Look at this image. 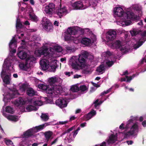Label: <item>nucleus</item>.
<instances>
[{
    "label": "nucleus",
    "instance_id": "37",
    "mask_svg": "<svg viewBox=\"0 0 146 146\" xmlns=\"http://www.w3.org/2000/svg\"><path fill=\"white\" fill-rule=\"evenodd\" d=\"M99 0H89V4L90 6H92V7H95L97 5V3Z\"/></svg>",
    "mask_w": 146,
    "mask_h": 146
},
{
    "label": "nucleus",
    "instance_id": "14",
    "mask_svg": "<svg viewBox=\"0 0 146 146\" xmlns=\"http://www.w3.org/2000/svg\"><path fill=\"white\" fill-rule=\"evenodd\" d=\"M11 92L9 93L10 98L11 99L13 98L17 97L19 95L17 90L16 88H13V89L9 88Z\"/></svg>",
    "mask_w": 146,
    "mask_h": 146
},
{
    "label": "nucleus",
    "instance_id": "22",
    "mask_svg": "<svg viewBox=\"0 0 146 146\" xmlns=\"http://www.w3.org/2000/svg\"><path fill=\"white\" fill-rule=\"evenodd\" d=\"M83 5L82 3L80 1L75 2L72 5V7L76 9L82 8Z\"/></svg>",
    "mask_w": 146,
    "mask_h": 146
},
{
    "label": "nucleus",
    "instance_id": "8",
    "mask_svg": "<svg viewBox=\"0 0 146 146\" xmlns=\"http://www.w3.org/2000/svg\"><path fill=\"white\" fill-rule=\"evenodd\" d=\"M138 127L137 125L136 124H134L132 126L130 131L125 133V135L126 137L133 135L137 131Z\"/></svg>",
    "mask_w": 146,
    "mask_h": 146
},
{
    "label": "nucleus",
    "instance_id": "6",
    "mask_svg": "<svg viewBox=\"0 0 146 146\" xmlns=\"http://www.w3.org/2000/svg\"><path fill=\"white\" fill-rule=\"evenodd\" d=\"M54 4L52 3H50L45 7L44 11L46 13L52 15L54 12Z\"/></svg>",
    "mask_w": 146,
    "mask_h": 146
},
{
    "label": "nucleus",
    "instance_id": "7",
    "mask_svg": "<svg viewBox=\"0 0 146 146\" xmlns=\"http://www.w3.org/2000/svg\"><path fill=\"white\" fill-rule=\"evenodd\" d=\"M38 53L40 55H44L45 56H47L46 58H48L50 56V53L49 52L48 48L45 47L38 50Z\"/></svg>",
    "mask_w": 146,
    "mask_h": 146
},
{
    "label": "nucleus",
    "instance_id": "28",
    "mask_svg": "<svg viewBox=\"0 0 146 146\" xmlns=\"http://www.w3.org/2000/svg\"><path fill=\"white\" fill-rule=\"evenodd\" d=\"M65 48L66 50L68 52H73L76 50L75 48L71 46L66 45L65 46Z\"/></svg>",
    "mask_w": 146,
    "mask_h": 146
},
{
    "label": "nucleus",
    "instance_id": "38",
    "mask_svg": "<svg viewBox=\"0 0 146 146\" xmlns=\"http://www.w3.org/2000/svg\"><path fill=\"white\" fill-rule=\"evenodd\" d=\"M30 18H31V21L35 22H37L38 21L37 17L34 15L29 14Z\"/></svg>",
    "mask_w": 146,
    "mask_h": 146
},
{
    "label": "nucleus",
    "instance_id": "4",
    "mask_svg": "<svg viewBox=\"0 0 146 146\" xmlns=\"http://www.w3.org/2000/svg\"><path fill=\"white\" fill-rule=\"evenodd\" d=\"M124 18L127 20H137L139 18V16L135 15L134 13L131 11H128L124 14Z\"/></svg>",
    "mask_w": 146,
    "mask_h": 146
},
{
    "label": "nucleus",
    "instance_id": "20",
    "mask_svg": "<svg viewBox=\"0 0 146 146\" xmlns=\"http://www.w3.org/2000/svg\"><path fill=\"white\" fill-rule=\"evenodd\" d=\"M26 92L27 94L29 96H33L37 95V92L34 91L31 88H27Z\"/></svg>",
    "mask_w": 146,
    "mask_h": 146
},
{
    "label": "nucleus",
    "instance_id": "10",
    "mask_svg": "<svg viewBox=\"0 0 146 146\" xmlns=\"http://www.w3.org/2000/svg\"><path fill=\"white\" fill-rule=\"evenodd\" d=\"M107 38L109 40H113L116 38V33L115 31L111 30L109 31L107 33Z\"/></svg>",
    "mask_w": 146,
    "mask_h": 146
},
{
    "label": "nucleus",
    "instance_id": "2",
    "mask_svg": "<svg viewBox=\"0 0 146 146\" xmlns=\"http://www.w3.org/2000/svg\"><path fill=\"white\" fill-rule=\"evenodd\" d=\"M36 58L33 56H29L26 59L25 62H21L19 64L20 69L22 70L27 71L31 67L33 63H35Z\"/></svg>",
    "mask_w": 146,
    "mask_h": 146
},
{
    "label": "nucleus",
    "instance_id": "26",
    "mask_svg": "<svg viewBox=\"0 0 146 146\" xmlns=\"http://www.w3.org/2000/svg\"><path fill=\"white\" fill-rule=\"evenodd\" d=\"M52 134V132L50 131L46 132L44 133V136L46 138V140L47 141H48L49 139L51 137Z\"/></svg>",
    "mask_w": 146,
    "mask_h": 146
},
{
    "label": "nucleus",
    "instance_id": "50",
    "mask_svg": "<svg viewBox=\"0 0 146 146\" xmlns=\"http://www.w3.org/2000/svg\"><path fill=\"white\" fill-rule=\"evenodd\" d=\"M120 50L123 53H125L127 52V49L125 47H121Z\"/></svg>",
    "mask_w": 146,
    "mask_h": 146
},
{
    "label": "nucleus",
    "instance_id": "51",
    "mask_svg": "<svg viewBox=\"0 0 146 146\" xmlns=\"http://www.w3.org/2000/svg\"><path fill=\"white\" fill-rule=\"evenodd\" d=\"M99 101L98 99H97L94 102V106L95 107H97L100 104V103L98 102Z\"/></svg>",
    "mask_w": 146,
    "mask_h": 146
},
{
    "label": "nucleus",
    "instance_id": "49",
    "mask_svg": "<svg viewBox=\"0 0 146 146\" xmlns=\"http://www.w3.org/2000/svg\"><path fill=\"white\" fill-rule=\"evenodd\" d=\"M5 142L6 145H12L13 144L12 141L10 140H7L5 141Z\"/></svg>",
    "mask_w": 146,
    "mask_h": 146
},
{
    "label": "nucleus",
    "instance_id": "33",
    "mask_svg": "<svg viewBox=\"0 0 146 146\" xmlns=\"http://www.w3.org/2000/svg\"><path fill=\"white\" fill-rule=\"evenodd\" d=\"M26 110L28 111H30L33 110L36 111L37 110L36 108L33 106L28 105L26 107Z\"/></svg>",
    "mask_w": 146,
    "mask_h": 146
},
{
    "label": "nucleus",
    "instance_id": "11",
    "mask_svg": "<svg viewBox=\"0 0 146 146\" xmlns=\"http://www.w3.org/2000/svg\"><path fill=\"white\" fill-rule=\"evenodd\" d=\"M114 14L118 17L124 16L125 13L123 9L120 7H115L114 9Z\"/></svg>",
    "mask_w": 146,
    "mask_h": 146
},
{
    "label": "nucleus",
    "instance_id": "13",
    "mask_svg": "<svg viewBox=\"0 0 146 146\" xmlns=\"http://www.w3.org/2000/svg\"><path fill=\"white\" fill-rule=\"evenodd\" d=\"M67 10L65 7L61 8L56 9L55 12V14L58 15L60 18H61L64 14L66 13Z\"/></svg>",
    "mask_w": 146,
    "mask_h": 146
},
{
    "label": "nucleus",
    "instance_id": "44",
    "mask_svg": "<svg viewBox=\"0 0 146 146\" xmlns=\"http://www.w3.org/2000/svg\"><path fill=\"white\" fill-rule=\"evenodd\" d=\"M42 119L44 121H47L49 119L48 116L45 114H42L41 116Z\"/></svg>",
    "mask_w": 146,
    "mask_h": 146
},
{
    "label": "nucleus",
    "instance_id": "41",
    "mask_svg": "<svg viewBox=\"0 0 146 146\" xmlns=\"http://www.w3.org/2000/svg\"><path fill=\"white\" fill-rule=\"evenodd\" d=\"M71 90L74 92H77L79 90V88L77 86H73L70 88Z\"/></svg>",
    "mask_w": 146,
    "mask_h": 146
},
{
    "label": "nucleus",
    "instance_id": "15",
    "mask_svg": "<svg viewBox=\"0 0 146 146\" xmlns=\"http://www.w3.org/2000/svg\"><path fill=\"white\" fill-rule=\"evenodd\" d=\"M117 139V135L111 134L109 137V139L107 141V143L109 144L110 143H115Z\"/></svg>",
    "mask_w": 146,
    "mask_h": 146
},
{
    "label": "nucleus",
    "instance_id": "52",
    "mask_svg": "<svg viewBox=\"0 0 146 146\" xmlns=\"http://www.w3.org/2000/svg\"><path fill=\"white\" fill-rule=\"evenodd\" d=\"M68 123L67 121H60L59 122H58L57 124L58 125H63L66 124Z\"/></svg>",
    "mask_w": 146,
    "mask_h": 146
},
{
    "label": "nucleus",
    "instance_id": "56",
    "mask_svg": "<svg viewBox=\"0 0 146 146\" xmlns=\"http://www.w3.org/2000/svg\"><path fill=\"white\" fill-rule=\"evenodd\" d=\"M74 127H75L74 126L72 127H71L68 129L67 130H66V131L67 133H69L70 131H71L72 130H73L74 129Z\"/></svg>",
    "mask_w": 146,
    "mask_h": 146
},
{
    "label": "nucleus",
    "instance_id": "63",
    "mask_svg": "<svg viewBox=\"0 0 146 146\" xmlns=\"http://www.w3.org/2000/svg\"><path fill=\"white\" fill-rule=\"evenodd\" d=\"M81 111L80 109H77L75 111V114H77L78 113H80Z\"/></svg>",
    "mask_w": 146,
    "mask_h": 146
},
{
    "label": "nucleus",
    "instance_id": "30",
    "mask_svg": "<svg viewBox=\"0 0 146 146\" xmlns=\"http://www.w3.org/2000/svg\"><path fill=\"white\" fill-rule=\"evenodd\" d=\"M55 86H49L46 90V93L49 94H52L54 92Z\"/></svg>",
    "mask_w": 146,
    "mask_h": 146
},
{
    "label": "nucleus",
    "instance_id": "54",
    "mask_svg": "<svg viewBox=\"0 0 146 146\" xmlns=\"http://www.w3.org/2000/svg\"><path fill=\"white\" fill-rule=\"evenodd\" d=\"M125 77L127 79V82H129L132 79V76H126Z\"/></svg>",
    "mask_w": 146,
    "mask_h": 146
},
{
    "label": "nucleus",
    "instance_id": "16",
    "mask_svg": "<svg viewBox=\"0 0 146 146\" xmlns=\"http://www.w3.org/2000/svg\"><path fill=\"white\" fill-rule=\"evenodd\" d=\"M17 55L21 59H24L27 56V53L24 50L19 51L18 50Z\"/></svg>",
    "mask_w": 146,
    "mask_h": 146
},
{
    "label": "nucleus",
    "instance_id": "58",
    "mask_svg": "<svg viewBox=\"0 0 146 146\" xmlns=\"http://www.w3.org/2000/svg\"><path fill=\"white\" fill-rule=\"evenodd\" d=\"M124 124L123 123H122L119 126V128L120 129L122 130L124 129H125V127L123 126Z\"/></svg>",
    "mask_w": 146,
    "mask_h": 146
},
{
    "label": "nucleus",
    "instance_id": "12",
    "mask_svg": "<svg viewBox=\"0 0 146 146\" xmlns=\"http://www.w3.org/2000/svg\"><path fill=\"white\" fill-rule=\"evenodd\" d=\"M96 114V112L94 110H92L90 112L84 115L83 117V119L85 121H88Z\"/></svg>",
    "mask_w": 146,
    "mask_h": 146
},
{
    "label": "nucleus",
    "instance_id": "60",
    "mask_svg": "<svg viewBox=\"0 0 146 146\" xmlns=\"http://www.w3.org/2000/svg\"><path fill=\"white\" fill-rule=\"evenodd\" d=\"M142 124L144 127L146 126V120H144L142 122Z\"/></svg>",
    "mask_w": 146,
    "mask_h": 146
},
{
    "label": "nucleus",
    "instance_id": "35",
    "mask_svg": "<svg viewBox=\"0 0 146 146\" xmlns=\"http://www.w3.org/2000/svg\"><path fill=\"white\" fill-rule=\"evenodd\" d=\"M49 85H45L42 84H39L38 85V87L39 88L43 90L46 91L48 89Z\"/></svg>",
    "mask_w": 146,
    "mask_h": 146
},
{
    "label": "nucleus",
    "instance_id": "62",
    "mask_svg": "<svg viewBox=\"0 0 146 146\" xmlns=\"http://www.w3.org/2000/svg\"><path fill=\"white\" fill-rule=\"evenodd\" d=\"M106 55L107 56H110L111 55V53L110 51H107L106 52Z\"/></svg>",
    "mask_w": 146,
    "mask_h": 146
},
{
    "label": "nucleus",
    "instance_id": "39",
    "mask_svg": "<svg viewBox=\"0 0 146 146\" xmlns=\"http://www.w3.org/2000/svg\"><path fill=\"white\" fill-rule=\"evenodd\" d=\"M71 35L67 32L66 33L64 36V38L65 40L66 41H68L71 40L72 39V37L71 36Z\"/></svg>",
    "mask_w": 146,
    "mask_h": 146
},
{
    "label": "nucleus",
    "instance_id": "3",
    "mask_svg": "<svg viewBox=\"0 0 146 146\" xmlns=\"http://www.w3.org/2000/svg\"><path fill=\"white\" fill-rule=\"evenodd\" d=\"M1 76L4 83V86H6L7 85L10 84L11 80L10 73H7L6 71L3 69L1 73Z\"/></svg>",
    "mask_w": 146,
    "mask_h": 146
},
{
    "label": "nucleus",
    "instance_id": "59",
    "mask_svg": "<svg viewBox=\"0 0 146 146\" xmlns=\"http://www.w3.org/2000/svg\"><path fill=\"white\" fill-rule=\"evenodd\" d=\"M92 84L94 86H95L96 88H98L100 86L99 85L97 84L96 83H95L93 82Z\"/></svg>",
    "mask_w": 146,
    "mask_h": 146
},
{
    "label": "nucleus",
    "instance_id": "21",
    "mask_svg": "<svg viewBox=\"0 0 146 146\" xmlns=\"http://www.w3.org/2000/svg\"><path fill=\"white\" fill-rule=\"evenodd\" d=\"M78 32V30L76 29L75 28L71 27H68L66 30V32L71 35H75L77 34Z\"/></svg>",
    "mask_w": 146,
    "mask_h": 146
},
{
    "label": "nucleus",
    "instance_id": "48",
    "mask_svg": "<svg viewBox=\"0 0 146 146\" xmlns=\"http://www.w3.org/2000/svg\"><path fill=\"white\" fill-rule=\"evenodd\" d=\"M20 89L23 92L25 91L27 89V86L25 84H23L20 87Z\"/></svg>",
    "mask_w": 146,
    "mask_h": 146
},
{
    "label": "nucleus",
    "instance_id": "27",
    "mask_svg": "<svg viewBox=\"0 0 146 146\" xmlns=\"http://www.w3.org/2000/svg\"><path fill=\"white\" fill-rule=\"evenodd\" d=\"M122 45L121 42L119 40H116L112 44L113 46L115 47V48H119Z\"/></svg>",
    "mask_w": 146,
    "mask_h": 146
},
{
    "label": "nucleus",
    "instance_id": "53",
    "mask_svg": "<svg viewBox=\"0 0 146 146\" xmlns=\"http://www.w3.org/2000/svg\"><path fill=\"white\" fill-rule=\"evenodd\" d=\"M46 25H45V28L46 29H48V27L49 26H50V24H49V21H48V20L46 19Z\"/></svg>",
    "mask_w": 146,
    "mask_h": 146
},
{
    "label": "nucleus",
    "instance_id": "19",
    "mask_svg": "<svg viewBox=\"0 0 146 146\" xmlns=\"http://www.w3.org/2000/svg\"><path fill=\"white\" fill-rule=\"evenodd\" d=\"M26 102L23 98H19L14 101L15 104L17 106H20L25 104Z\"/></svg>",
    "mask_w": 146,
    "mask_h": 146
},
{
    "label": "nucleus",
    "instance_id": "9",
    "mask_svg": "<svg viewBox=\"0 0 146 146\" xmlns=\"http://www.w3.org/2000/svg\"><path fill=\"white\" fill-rule=\"evenodd\" d=\"M56 105L61 108L66 107L67 106L66 101L63 98H59L55 102Z\"/></svg>",
    "mask_w": 146,
    "mask_h": 146
},
{
    "label": "nucleus",
    "instance_id": "25",
    "mask_svg": "<svg viewBox=\"0 0 146 146\" xmlns=\"http://www.w3.org/2000/svg\"><path fill=\"white\" fill-rule=\"evenodd\" d=\"M5 117L9 120L12 121H17L18 119L17 116H13L12 115H5Z\"/></svg>",
    "mask_w": 146,
    "mask_h": 146
},
{
    "label": "nucleus",
    "instance_id": "61",
    "mask_svg": "<svg viewBox=\"0 0 146 146\" xmlns=\"http://www.w3.org/2000/svg\"><path fill=\"white\" fill-rule=\"evenodd\" d=\"M81 76L80 75H78V74H75L74 75V78H78L79 77H81Z\"/></svg>",
    "mask_w": 146,
    "mask_h": 146
},
{
    "label": "nucleus",
    "instance_id": "42",
    "mask_svg": "<svg viewBox=\"0 0 146 146\" xmlns=\"http://www.w3.org/2000/svg\"><path fill=\"white\" fill-rule=\"evenodd\" d=\"M114 62L112 60H107L106 62V64L108 67L110 68L114 64Z\"/></svg>",
    "mask_w": 146,
    "mask_h": 146
},
{
    "label": "nucleus",
    "instance_id": "36",
    "mask_svg": "<svg viewBox=\"0 0 146 146\" xmlns=\"http://www.w3.org/2000/svg\"><path fill=\"white\" fill-rule=\"evenodd\" d=\"M48 123L44 124L42 125H40L38 126H36L35 127V129L37 131L40 130L41 129H42L45 127L47 125H48Z\"/></svg>",
    "mask_w": 146,
    "mask_h": 146
},
{
    "label": "nucleus",
    "instance_id": "32",
    "mask_svg": "<svg viewBox=\"0 0 146 146\" xmlns=\"http://www.w3.org/2000/svg\"><path fill=\"white\" fill-rule=\"evenodd\" d=\"M24 135L26 137H29L33 135L32 130L29 129L23 133Z\"/></svg>",
    "mask_w": 146,
    "mask_h": 146
},
{
    "label": "nucleus",
    "instance_id": "5",
    "mask_svg": "<svg viewBox=\"0 0 146 146\" xmlns=\"http://www.w3.org/2000/svg\"><path fill=\"white\" fill-rule=\"evenodd\" d=\"M40 69L43 70H46L48 69L49 66V62L46 59L41 60L40 63Z\"/></svg>",
    "mask_w": 146,
    "mask_h": 146
},
{
    "label": "nucleus",
    "instance_id": "45",
    "mask_svg": "<svg viewBox=\"0 0 146 146\" xmlns=\"http://www.w3.org/2000/svg\"><path fill=\"white\" fill-rule=\"evenodd\" d=\"M80 88L81 91L82 92L88 89L87 87L84 85H81Z\"/></svg>",
    "mask_w": 146,
    "mask_h": 146
},
{
    "label": "nucleus",
    "instance_id": "23",
    "mask_svg": "<svg viewBox=\"0 0 146 146\" xmlns=\"http://www.w3.org/2000/svg\"><path fill=\"white\" fill-rule=\"evenodd\" d=\"M146 40V38L145 37H141L139 40L138 41L135 45V48H137L140 46Z\"/></svg>",
    "mask_w": 146,
    "mask_h": 146
},
{
    "label": "nucleus",
    "instance_id": "64",
    "mask_svg": "<svg viewBox=\"0 0 146 146\" xmlns=\"http://www.w3.org/2000/svg\"><path fill=\"white\" fill-rule=\"evenodd\" d=\"M86 124V122H84V123H82L80 125L81 127H84L85 126Z\"/></svg>",
    "mask_w": 146,
    "mask_h": 146
},
{
    "label": "nucleus",
    "instance_id": "46",
    "mask_svg": "<svg viewBox=\"0 0 146 146\" xmlns=\"http://www.w3.org/2000/svg\"><path fill=\"white\" fill-rule=\"evenodd\" d=\"M22 24L21 23L20 21H18V19L17 20L16 25V27L17 28H21L22 27Z\"/></svg>",
    "mask_w": 146,
    "mask_h": 146
},
{
    "label": "nucleus",
    "instance_id": "43",
    "mask_svg": "<svg viewBox=\"0 0 146 146\" xmlns=\"http://www.w3.org/2000/svg\"><path fill=\"white\" fill-rule=\"evenodd\" d=\"M31 145L29 144V141H23L20 144V146H29Z\"/></svg>",
    "mask_w": 146,
    "mask_h": 146
},
{
    "label": "nucleus",
    "instance_id": "47",
    "mask_svg": "<svg viewBox=\"0 0 146 146\" xmlns=\"http://www.w3.org/2000/svg\"><path fill=\"white\" fill-rule=\"evenodd\" d=\"M54 49L56 51L58 52H61L62 50V47L59 46H55L54 47Z\"/></svg>",
    "mask_w": 146,
    "mask_h": 146
},
{
    "label": "nucleus",
    "instance_id": "17",
    "mask_svg": "<svg viewBox=\"0 0 146 146\" xmlns=\"http://www.w3.org/2000/svg\"><path fill=\"white\" fill-rule=\"evenodd\" d=\"M17 41L15 39V36H13L9 44V48L12 49V48L16 47L17 46Z\"/></svg>",
    "mask_w": 146,
    "mask_h": 146
},
{
    "label": "nucleus",
    "instance_id": "34",
    "mask_svg": "<svg viewBox=\"0 0 146 146\" xmlns=\"http://www.w3.org/2000/svg\"><path fill=\"white\" fill-rule=\"evenodd\" d=\"M51 71L54 72L56 71V69L58 67V65L56 63L51 64L50 65Z\"/></svg>",
    "mask_w": 146,
    "mask_h": 146
},
{
    "label": "nucleus",
    "instance_id": "29",
    "mask_svg": "<svg viewBox=\"0 0 146 146\" xmlns=\"http://www.w3.org/2000/svg\"><path fill=\"white\" fill-rule=\"evenodd\" d=\"M98 72L102 74L105 70L104 66L103 65H101L97 67L96 70Z\"/></svg>",
    "mask_w": 146,
    "mask_h": 146
},
{
    "label": "nucleus",
    "instance_id": "31",
    "mask_svg": "<svg viewBox=\"0 0 146 146\" xmlns=\"http://www.w3.org/2000/svg\"><path fill=\"white\" fill-rule=\"evenodd\" d=\"M141 32L140 30L133 29L132 31H130V32L132 36H136L139 34Z\"/></svg>",
    "mask_w": 146,
    "mask_h": 146
},
{
    "label": "nucleus",
    "instance_id": "57",
    "mask_svg": "<svg viewBox=\"0 0 146 146\" xmlns=\"http://www.w3.org/2000/svg\"><path fill=\"white\" fill-rule=\"evenodd\" d=\"M90 72V71L87 70L86 69L82 71L83 73L86 74H87L89 73Z\"/></svg>",
    "mask_w": 146,
    "mask_h": 146
},
{
    "label": "nucleus",
    "instance_id": "18",
    "mask_svg": "<svg viewBox=\"0 0 146 146\" xmlns=\"http://www.w3.org/2000/svg\"><path fill=\"white\" fill-rule=\"evenodd\" d=\"M58 78L56 77H52L48 78V80L49 84V86H55L54 84L58 82Z\"/></svg>",
    "mask_w": 146,
    "mask_h": 146
},
{
    "label": "nucleus",
    "instance_id": "40",
    "mask_svg": "<svg viewBox=\"0 0 146 146\" xmlns=\"http://www.w3.org/2000/svg\"><path fill=\"white\" fill-rule=\"evenodd\" d=\"M6 111L7 112L13 113H14L13 109L10 106H7L6 108Z\"/></svg>",
    "mask_w": 146,
    "mask_h": 146
},
{
    "label": "nucleus",
    "instance_id": "1",
    "mask_svg": "<svg viewBox=\"0 0 146 146\" xmlns=\"http://www.w3.org/2000/svg\"><path fill=\"white\" fill-rule=\"evenodd\" d=\"M88 55V53L87 51H84L82 52L78 57H73L70 60V61L72 62V66L75 69L77 68L78 66L84 67L86 66L85 63Z\"/></svg>",
    "mask_w": 146,
    "mask_h": 146
},
{
    "label": "nucleus",
    "instance_id": "24",
    "mask_svg": "<svg viewBox=\"0 0 146 146\" xmlns=\"http://www.w3.org/2000/svg\"><path fill=\"white\" fill-rule=\"evenodd\" d=\"M82 43L84 45L88 46L91 43V40L87 38H83L81 40Z\"/></svg>",
    "mask_w": 146,
    "mask_h": 146
},
{
    "label": "nucleus",
    "instance_id": "55",
    "mask_svg": "<svg viewBox=\"0 0 146 146\" xmlns=\"http://www.w3.org/2000/svg\"><path fill=\"white\" fill-rule=\"evenodd\" d=\"M98 146H106V143L104 141L100 144H98Z\"/></svg>",
    "mask_w": 146,
    "mask_h": 146
}]
</instances>
